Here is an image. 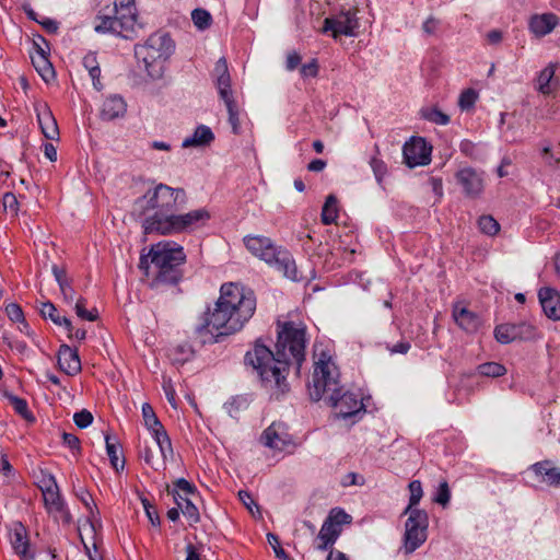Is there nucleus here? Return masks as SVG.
I'll return each instance as SVG.
<instances>
[{
	"instance_id": "obj_1",
	"label": "nucleus",
	"mask_w": 560,
	"mask_h": 560,
	"mask_svg": "<svg viewBox=\"0 0 560 560\" xmlns=\"http://www.w3.org/2000/svg\"><path fill=\"white\" fill-rule=\"evenodd\" d=\"M277 335L275 352L258 339L246 352L244 361L257 373L265 388L284 394L289 390L287 373L291 361L299 370L305 359L306 327L301 323L279 322Z\"/></svg>"
},
{
	"instance_id": "obj_2",
	"label": "nucleus",
	"mask_w": 560,
	"mask_h": 560,
	"mask_svg": "<svg viewBox=\"0 0 560 560\" xmlns=\"http://www.w3.org/2000/svg\"><path fill=\"white\" fill-rule=\"evenodd\" d=\"M255 310L256 298L252 290L236 283H225L221 287L214 310L206 314L196 332L203 343L214 337L235 334L253 317Z\"/></svg>"
},
{
	"instance_id": "obj_3",
	"label": "nucleus",
	"mask_w": 560,
	"mask_h": 560,
	"mask_svg": "<svg viewBox=\"0 0 560 560\" xmlns=\"http://www.w3.org/2000/svg\"><path fill=\"white\" fill-rule=\"evenodd\" d=\"M308 392L312 400L326 399L336 409L338 417L343 419L360 412L364 407L359 395L352 392H343L342 387L339 386L338 369L325 352L315 362Z\"/></svg>"
},
{
	"instance_id": "obj_4",
	"label": "nucleus",
	"mask_w": 560,
	"mask_h": 560,
	"mask_svg": "<svg viewBox=\"0 0 560 560\" xmlns=\"http://www.w3.org/2000/svg\"><path fill=\"white\" fill-rule=\"evenodd\" d=\"M185 203L186 191L183 188L159 184L135 201L133 212L145 215L149 211H153L152 215L143 219L142 229L145 234H161L160 223L168 220Z\"/></svg>"
},
{
	"instance_id": "obj_5",
	"label": "nucleus",
	"mask_w": 560,
	"mask_h": 560,
	"mask_svg": "<svg viewBox=\"0 0 560 560\" xmlns=\"http://www.w3.org/2000/svg\"><path fill=\"white\" fill-rule=\"evenodd\" d=\"M186 261L183 246L165 241L152 245L148 255H142L139 268L152 277L151 287L174 285L183 277L182 265Z\"/></svg>"
},
{
	"instance_id": "obj_6",
	"label": "nucleus",
	"mask_w": 560,
	"mask_h": 560,
	"mask_svg": "<svg viewBox=\"0 0 560 560\" xmlns=\"http://www.w3.org/2000/svg\"><path fill=\"white\" fill-rule=\"evenodd\" d=\"M175 43L165 32L151 34L143 44L135 46L138 62L143 63L148 75L159 79L164 71L165 61L173 55Z\"/></svg>"
},
{
	"instance_id": "obj_7",
	"label": "nucleus",
	"mask_w": 560,
	"mask_h": 560,
	"mask_svg": "<svg viewBox=\"0 0 560 560\" xmlns=\"http://www.w3.org/2000/svg\"><path fill=\"white\" fill-rule=\"evenodd\" d=\"M114 15L98 14L95 19L96 33L113 34L131 38L137 23L136 0H119L114 3Z\"/></svg>"
},
{
	"instance_id": "obj_8",
	"label": "nucleus",
	"mask_w": 560,
	"mask_h": 560,
	"mask_svg": "<svg viewBox=\"0 0 560 560\" xmlns=\"http://www.w3.org/2000/svg\"><path fill=\"white\" fill-rule=\"evenodd\" d=\"M210 218V212L206 208L195 209L180 214L174 212L168 220L160 223V229H162L160 235L191 233L205 226Z\"/></svg>"
},
{
	"instance_id": "obj_9",
	"label": "nucleus",
	"mask_w": 560,
	"mask_h": 560,
	"mask_svg": "<svg viewBox=\"0 0 560 560\" xmlns=\"http://www.w3.org/2000/svg\"><path fill=\"white\" fill-rule=\"evenodd\" d=\"M404 515H408L405 524L404 552L410 555L427 540L429 516L425 511L404 512Z\"/></svg>"
},
{
	"instance_id": "obj_10",
	"label": "nucleus",
	"mask_w": 560,
	"mask_h": 560,
	"mask_svg": "<svg viewBox=\"0 0 560 560\" xmlns=\"http://www.w3.org/2000/svg\"><path fill=\"white\" fill-rule=\"evenodd\" d=\"M351 522V515L346 513L342 509H331L316 537V540L318 541L316 549L327 550L331 548L339 538L342 532V526L350 524Z\"/></svg>"
},
{
	"instance_id": "obj_11",
	"label": "nucleus",
	"mask_w": 560,
	"mask_h": 560,
	"mask_svg": "<svg viewBox=\"0 0 560 560\" xmlns=\"http://www.w3.org/2000/svg\"><path fill=\"white\" fill-rule=\"evenodd\" d=\"M357 9L342 10L338 14L324 20L323 32H331L334 38L340 35L357 36L360 22Z\"/></svg>"
},
{
	"instance_id": "obj_12",
	"label": "nucleus",
	"mask_w": 560,
	"mask_h": 560,
	"mask_svg": "<svg viewBox=\"0 0 560 560\" xmlns=\"http://www.w3.org/2000/svg\"><path fill=\"white\" fill-rule=\"evenodd\" d=\"M142 417L145 428L151 432L162 456V459H167L173 456V447L171 439L165 431L164 427L156 417L152 406L148 402L142 405Z\"/></svg>"
},
{
	"instance_id": "obj_13",
	"label": "nucleus",
	"mask_w": 560,
	"mask_h": 560,
	"mask_svg": "<svg viewBox=\"0 0 560 560\" xmlns=\"http://www.w3.org/2000/svg\"><path fill=\"white\" fill-rule=\"evenodd\" d=\"M536 335L537 330L535 326L526 322L500 324L494 328V338L502 345H508L516 340H533L536 338Z\"/></svg>"
},
{
	"instance_id": "obj_14",
	"label": "nucleus",
	"mask_w": 560,
	"mask_h": 560,
	"mask_svg": "<svg viewBox=\"0 0 560 560\" xmlns=\"http://www.w3.org/2000/svg\"><path fill=\"white\" fill-rule=\"evenodd\" d=\"M455 179L465 197L479 198L486 185L485 173L472 167H463L455 173Z\"/></svg>"
},
{
	"instance_id": "obj_15",
	"label": "nucleus",
	"mask_w": 560,
	"mask_h": 560,
	"mask_svg": "<svg viewBox=\"0 0 560 560\" xmlns=\"http://www.w3.org/2000/svg\"><path fill=\"white\" fill-rule=\"evenodd\" d=\"M405 163L409 167L428 165L431 162V147L423 138L412 137L402 148Z\"/></svg>"
},
{
	"instance_id": "obj_16",
	"label": "nucleus",
	"mask_w": 560,
	"mask_h": 560,
	"mask_svg": "<svg viewBox=\"0 0 560 560\" xmlns=\"http://www.w3.org/2000/svg\"><path fill=\"white\" fill-rule=\"evenodd\" d=\"M261 441L265 446L276 451H287L294 445L288 427L281 422L271 423L262 433Z\"/></svg>"
},
{
	"instance_id": "obj_17",
	"label": "nucleus",
	"mask_w": 560,
	"mask_h": 560,
	"mask_svg": "<svg viewBox=\"0 0 560 560\" xmlns=\"http://www.w3.org/2000/svg\"><path fill=\"white\" fill-rule=\"evenodd\" d=\"M244 243L254 256L266 261L268 265L275 262L277 252L280 249L270 238L260 235L246 236Z\"/></svg>"
},
{
	"instance_id": "obj_18",
	"label": "nucleus",
	"mask_w": 560,
	"mask_h": 560,
	"mask_svg": "<svg viewBox=\"0 0 560 560\" xmlns=\"http://www.w3.org/2000/svg\"><path fill=\"white\" fill-rule=\"evenodd\" d=\"M452 317L457 326L468 334L476 332L481 326L480 316L459 302L453 305Z\"/></svg>"
},
{
	"instance_id": "obj_19",
	"label": "nucleus",
	"mask_w": 560,
	"mask_h": 560,
	"mask_svg": "<svg viewBox=\"0 0 560 560\" xmlns=\"http://www.w3.org/2000/svg\"><path fill=\"white\" fill-rule=\"evenodd\" d=\"M35 112L44 137L49 140H58V125L48 105L46 103H39L35 105Z\"/></svg>"
},
{
	"instance_id": "obj_20",
	"label": "nucleus",
	"mask_w": 560,
	"mask_h": 560,
	"mask_svg": "<svg viewBox=\"0 0 560 560\" xmlns=\"http://www.w3.org/2000/svg\"><path fill=\"white\" fill-rule=\"evenodd\" d=\"M43 499L45 508L49 514H52L55 518L60 517L66 523L70 522L71 516L66 509L59 487H54L52 490L47 488L43 493Z\"/></svg>"
},
{
	"instance_id": "obj_21",
	"label": "nucleus",
	"mask_w": 560,
	"mask_h": 560,
	"mask_svg": "<svg viewBox=\"0 0 560 560\" xmlns=\"http://www.w3.org/2000/svg\"><path fill=\"white\" fill-rule=\"evenodd\" d=\"M539 302L546 316L552 320L560 319V293L552 288H541L538 291Z\"/></svg>"
},
{
	"instance_id": "obj_22",
	"label": "nucleus",
	"mask_w": 560,
	"mask_h": 560,
	"mask_svg": "<svg viewBox=\"0 0 560 560\" xmlns=\"http://www.w3.org/2000/svg\"><path fill=\"white\" fill-rule=\"evenodd\" d=\"M530 469L540 482L560 488V467H556L551 460L537 462L530 466Z\"/></svg>"
},
{
	"instance_id": "obj_23",
	"label": "nucleus",
	"mask_w": 560,
	"mask_h": 560,
	"mask_svg": "<svg viewBox=\"0 0 560 560\" xmlns=\"http://www.w3.org/2000/svg\"><path fill=\"white\" fill-rule=\"evenodd\" d=\"M559 24V18L553 13L535 14L530 18L528 27L536 37L550 34Z\"/></svg>"
},
{
	"instance_id": "obj_24",
	"label": "nucleus",
	"mask_w": 560,
	"mask_h": 560,
	"mask_svg": "<svg viewBox=\"0 0 560 560\" xmlns=\"http://www.w3.org/2000/svg\"><path fill=\"white\" fill-rule=\"evenodd\" d=\"M212 77L214 84L218 90L219 96H229L233 94L231 86V75L228 68V61L224 57H221L214 66Z\"/></svg>"
},
{
	"instance_id": "obj_25",
	"label": "nucleus",
	"mask_w": 560,
	"mask_h": 560,
	"mask_svg": "<svg viewBox=\"0 0 560 560\" xmlns=\"http://www.w3.org/2000/svg\"><path fill=\"white\" fill-rule=\"evenodd\" d=\"M58 365L68 375H75L81 371V361L75 349L61 345L58 351Z\"/></svg>"
},
{
	"instance_id": "obj_26",
	"label": "nucleus",
	"mask_w": 560,
	"mask_h": 560,
	"mask_svg": "<svg viewBox=\"0 0 560 560\" xmlns=\"http://www.w3.org/2000/svg\"><path fill=\"white\" fill-rule=\"evenodd\" d=\"M31 60L34 68L45 82H49L55 78V70L48 59V54L43 46L37 44V42H35V51L31 52Z\"/></svg>"
},
{
	"instance_id": "obj_27",
	"label": "nucleus",
	"mask_w": 560,
	"mask_h": 560,
	"mask_svg": "<svg viewBox=\"0 0 560 560\" xmlns=\"http://www.w3.org/2000/svg\"><path fill=\"white\" fill-rule=\"evenodd\" d=\"M558 86L559 80L556 78V66L549 63L539 72L536 80V90L544 95H550Z\"/></svg>"
},
{
	"instance_id": "obj_28",
	"label": "nucleus",
	"mask_w": 560,
	"mask_h": 560,
	"mask_svg": "<svg viewBox=\"0 0 560 560\" xmlns=\"http://www.w3.org/2000/svg\"><path fill=\"white\" fill-rule=\"evenodd\" d=\"M127 104L120 95L108 96L102 105L101 117L104 120H113L125 115Z\"/></svg>"
},
{
	"instance_id": "obj_29",
	"label": "nucleus",
	"mask_w": 560,
	"mask_h": 560,
	"mask_svg": "<svg viewBox=\"0 0 560 560\" xmlns=\"http://www.w3.org/2000/svg\"><path fill=\"white\" fill-rule=\"evenodd\" d=\"M214 140V133L211 128L206 125H199L194 130V133L186 137L182 142V148H198L209 145Z\"/></svg>"
},
{
	"instance_id": "obj_30",
	"label": "nucleus",
	"mask_w": 560,
	"mask_h": 560,
	"mask_svg": "<svg viewBox=\"0 0 560 560\" xmlns=\"http://www.w3.org/2000/svg\"><path fill=\"white\" fill-rule=\"evenodd\" d=\"M269 265L276 267L279 271H282L287 278L293 281L300 280L295 261L289 252L280 248L277 252L275 262Z\"/></svg>"
},
{
	"instance_id": "obj_31",
	"label": "nucleus",
	"mask_w": 560,
	"mask_h": 560,
	"mask_svg": "<svg viewBox=\"0 0 560 560\" xmlns=\"http://www.w3.org/2000/svg\"><path fill=\"white\" fill-rule=\"evenodd\" d=\"M39 312L45 319L49 318L54 324L65 326L67 331L73 330L70 319L66 316H60L56 306L51 302L42 303Z\"/></svg>"
},
{
	"instance_id": "obj_32",
	"label": "nucleus",
	"mask_w": 560,
	"mask_h": 560,
	"mask_svg": "<svg viewBox=\"0 0 560 560\" xmlns=\"http://www.w3.org/2000/svg\"><path fill=\"white\" fill-rule=\"evenodd\" d=\"M83 66L89 71V74L92 79L93 86L101 91L103 89V84L101 82V69L94 52H89L83 58Z\"/></svg>"
},
{
	"instance_id": "obj_33",
	"label": "nucleus",
	"mask_w": 560,
	"mask_h": 560,
	"mask_svg": "<svg viewBox=\"0 0 560 560\" xmlns=\"http://www.w3.org/2000/svg\"><path fill=\"white\" fill-rule=\"evenodd\" d=\"M4 398L12 406L14 411L18 415H20L23 419H25L28 422H34L35 421V417L30 411L27 401L24 398L15 396V395H13L11 393H4Z\"/></svg>"
},
{
	"instance_id": "obj_34",
	"label": "nucleus",
	"mask_w": 560,
	"mask_h": 560,
	"mask_svg": "<svg viewBox=\"0 0 560 560\" xmlns=\"http://www.w3.org/2000/svg\"><path fill=\"white\" fill-rule=\"evenodd\" d=\"M220 98L224 102L225 107L228 109L229 124L232 127V132L234 135H240L241 133L240 109L237 107V104H236V102L234 100L233 94L229 95L226 97L223 96V97H220Z\"/></svg>"
},
{
	"instance_id": "obj_35",
	"label": "nucleus",
	"mask_w": 560,
	"mask_h": 560,
	"mask_svg": "<svg viewBox=\"0 0 560 560\" xmlns=\"http://www.w3.org/2000/svg\"><path fill=\"white\" fill-rule=\"evenodd\" d=\"M337 198L334 195L327 196L325 203L322 209V222L325 225H329L336 222L338 218V205Z\"/></svg>"
},
{
	"instance_id": "obj_36",
	"label": "nucleus",
	"mask_w": 560,
	"mask_h": 560,
	"mask_svg": "<svg viewBox=\"0 0 560 560\" xmlns=\"http://www.w3.org/2000/svg\"><path fill=\"white\" fill-rule=\"evenodd\" d=\"M374 150H375V155H373L370 159L369 164L374 173L376 182L381 185L387 174V166H386L385 162L378 158L380 148L377 144H375Z\"/></svg>"
},
{
	"instance_id": "obj_37",
	"label": "nucleus",
	"mask_w": 560,
	"mask_h": 560,
	"mask_svg": "<svg viewBox=\"0 0 560 560\" xmlns=\"http://www.w3.org/2000/svg\"><path fill=\"white\" fill-rule=\"evenodd\" d=\"M420 116L433 124L445 126L450 122L448 115L444 114L436 107H423L420 110Z\"/></svg>"
},
{
	"instance_id": "obj_38",
	"label": "nucleus",
	"mask_w": 560,
	"mask_h": 560,
	"mask_svg": "<svg viewBox=\"0 0 560 560\" xmlns=\"http://www.w3.org/2000/svg\"><path fill=\"white\" fill-rule=\"evenodd\" d=\"M408 488L410 492L409 503L404 512L422 511L421 509L416 508L423 495L421 482L419 480H412Z\"/></svg>"
},
{
	"instance_id": "obj_39",
	"label": "nucleus",
	"mask_w": 560,
	"mask_h": 560,
	"mask_svg": "<svg viewBox=\"0 0 560 560\" xmlns=\"http://www.w3.org/2000/svg\"><path fill=\"white\" fill-rule=\"evenodd\" d=\"M106 442V453L109 457L112 466L116 469H122L125 466V460L119 459V448L120 446L114 442H112L110 436L108 434L105 435Z\"/></svg>"
},
{
	"instance_id": "obj_40",
	"label": "nucleus",
	"mask_w": 560,
	"mask_h": 560,
	"mask_svg": "<svg viewBox=\"0 0 560 560\" xmlns=\"http://www.w3.org/2000/svg\"><path fill=\"white\" fill-rule=\"evenodd\" d=\"M477 371L480 375L487 377H499L506 373L505 366L498 362H486L479 364Z\"/></svg>"
},
{
	"instance_id": "obj_41",
	"label": "nucleus",
	"mask_w": 560,
	"mask_h": 560,
	"mask_svg": "<svg viewBox=\"0 0 560 560\" xmlns=\"http://www.w3.org/2000/svg\"><path fill=\"white\" fill-rule=\"evenodd\" d=\"M86 300L84 298H79L74 304V311L78 317L83 320L94 322L98 318V312L96 308H92L88 311L85 308Z\"/></svg>"
},
{
	"instance_id": "obj_42",
	"label": "nucleus",
	"mask_w": 560,
	"mask_h": 560,
	"mask_svg": "<svg viewBox=\"0 0 560 560\" xmlns=\"http://www.w3.org/2000/svg\"><path fill=\"white\" fill-rule=\"evenodd\" d=\"M191 20L195 26L201 31L210 27L212 23L211 14L205 9H195L191 12Z\"/></svg>"
},
{
	"instance_id": "obj_43",
	"label": "nucleus",
	"mask_w": 560,
	"mask_h": 560,
	"mask_svg": "<svg viewBox=\"0 0 560 560\" xmlns=\"http://www.w3.org/2000/svg\"><path fill=\"white\" fill-rule=\"evenodd\" d=\"M5 312H7V315L8 317L14 322V323H20L23 325V327H20V330L21 331H25L27 332L28 330V324L25 322V318H24V314H23V311L22 308L15 304V303H11L9 304L7 307H5Z\"/></svg>"
},
{
	"instance_id": "obj_44",
	"label": "nucleus",
	"mask_w": 560,
	"mask_h": 560,
	"mask_svg": "<svg viewBox=\"0 0 560 560\" xmlns=\"http://www.w3.org/2000/svg\"><path fill=\"white\" fill-rule=\"evenodd\" d=\"M480 231L487 235L493 236L500 230V224L491 215H481L478 220Z\"/></svg>"
},
{
	"instance_id": "obj_45",
	"label": "nucleus",
	"mask_w": 560,
	"mask_h": 560,
	"mask_svg": "<svg viewBox=\"0 0 560 560\" xmlns=\"http://www.w3.org/2000/svg\"><path fill=\"white\" fill-rule=\"evenodd\" d=\"M182 506H179L182 513L184 514V516L186 517V520L188 521L189 525L192 526L197 523H199L200 521V514H199V511H198V508L192 503L191 500L189 501H185V504L184 503H180Z\"/></svg>"
},
{
	"instance_id": "obj_46",
	"label": "nucleus",
	"mask_w": 560,
	"mask_h": 560,
	"mask_svg": "<svg viewBox=\"0 0 560 560\" xmlns=\"http://www.w3.org/2000/svg\"><path fill=\"white\" fill-rule=\"evenodd\" d=\"M75 495L85 505V508L90 511V514L92 517H94L95 514H98V510L94 503L92 495L84 487H79L75 490Z\"/></svg>"
},
{
	"instance_id": "obj_47",
	"label": "nucleus",
	"mask_w": 560,
	"mask_h": 560,
	"mask_svg": "<svg viewBox=\"0 0 560 560\" xmlns=\"http://www.w3.org/2000/svg\"><path fill=\"white\" fill-rule=\"evenodd\" d=\"M12 546L16 553L19 555H26L28 541L26 539V536L24 535V529L21 528L20 530L16 529L14 532L13 538H12Z\"/></svg>"
},
{
	"instance_id": "obj_48",
	"label": "nucleus",
	"mask_w": 560,
	"mask_h": 560,
	"mask_svg": "<svg viewBox=\"0 0 560 560\" xmlns=\"http://www.w3.org/2000/svg\"><path fill=\"white\" fill-rule=\"evenodd\" d=\"M171 491H176L178 493H183L185 495H195L197 494V488L194 483L188 481L185 478H179L174 482V487Z\"/></svg>"
},
{
	"instance_id": "obj_49",
	"label": "nucleus",
	"mask_w": 560,
	"mask_h": 560,
	"mask_svg": "<svg viewBox=\"0 0 560 560\" xmlns=\"http://www.w3.org/2000/svg\"><path fill=\"white\" fill-rule=\"evenodd\" d=\"M267 540L269 545L272 547L276 557L279 560H292L284 549L281 547L279 537L272 533L267 534Z\"/></svg>"
},
{
	"instance_id": "obj_50",
	"label": "nucleus",
	"mask_w": 560,
	"mask_h": 560,
	"mask_svg": "<svg viewBox=\"0 0 560 560\" xmlns=\"http://www.w3.org/2000/svg\"><path fill=\"white\" fill-rule=\"evenodd\" d=\"M476 101L477 93L474 90L468 89L460 93L458 105L463 110H467L475 105Z\"/></svg>"
},
{
	"instance_id": "obj_51",
	"label": "nucleus",
	"mask_w": 560,
	"mask_h": 560,
	"mask_svg": "<svg viewBox=\"0 0 560 560\" xmlns=\"http://www.w3.org/2000/svg\"><path fill=\"white\" fill-rule=\"evenodd\" d=\"M73 421L77 427L84 429L93 422V415L89 410L83 409L73 415Z\"/></svg>"
},
{
	"instance_id": "obj_52",
	"label": "nucleus",
	"mask_w": 560,
	"mask_h": 560,
	"mask_svg": "<svg viewBox=\"0 0 560 560\" xmlns=\"http://www.w3.org/2000/svg\"><path fill=\"white\" fill-rule=\"evenodd\" d=\"M2 205L5 211H10L12 214H18L19 202L13 192H5L3 195Z\"/></svg>"
},
{
	"instance_id": "obj_53",
	"label": "nucleus",
	"mask_w": 560,
	"mask_h": 560,
	"mask_svg": "<svg viewBox=\"0 0 560 560\" xmlns=\"http://www.w3.org/2000/svg\"><path fill=\"white\" fill-rule=\"evenodd\" d=\"M142 504H143L145 514H147L150 523L152 524V526H160L161 521H160V516H159V513H158L155 506L152 505L149 502V500H147V499L142 500Z\"/></svg>"
},
{
	"instance_id": "obj_54",
	"label": "nucleus",
	"mask_w": 560,
	"mask_h": 560,
	"mask_svg": "<svg viewBox=\"0 0 560 560\" xmlns=\"http://www.w3.org/2000/svg\"><path fill=\"white\" fill-rule=\"evenodd\" d=\"M238 498L253 515H255L254 509H256V512L260 515L259 506L249 492L241 490L238 491Z\"/></svg>"
},
{
	"instance_id": "obj_55",
	"label": "nucleus",
	"mask_w": 560,
	"mask_h": 560,
	"mask_svg": "<svg viewBox=\"0 0 560 560\" xmlns=\"http://www.w3.org/2000/svg\"><path fill=\"white\" fill-rule=\"evenodd\" d=\"M451 499V491L448 488L447 482H442L439 486L436 497L434 501L441 505H446L450 502Z\"/></svg>"
},
{
	"instance_id": "obj_56",
	"label": "nucleus",
	"mask_w": 560,
	"mask_h": 560,
	"mask_svg": "<svg viewBox=\"0 0 560 560\" xmlns=\"http://www.w3.org/2000/svg\"><path fill=\"white\" fill-rule=\"evenodd\" d=\"M141 457L143 458L147 465L151 466L155 470H159L160 466H165L166 459H163L161 464L155 462L153 451L150 447H144V450L141 452Z\"/></svg>"
},
{
	"instance_id": "obj_57",
	"label": "nucleus",
	"mask_w": 560,
	"mask_h": 560,
	"mask_svg": "<svg viewBox=\"0 0 560 560\" xmlns=\"http://www.w3.org/2000/svg\"><path fill=\"white\" fill-rule=\"evenodd\" d=\"M303 78H315L318 74V63L316 59H313L308 63H305L300 69Z\"/></svg>"
},
{
	"instance_id": "obj_58",
	"label": "nucleus",
	"mask_w": 560,
	"mask_h": 560,
	"mask_svg": "<svg viewBox=\"0 0 560 560\" xmlns=\"http://www.w3.org/2000/svg\"><path fill=\"white\" fill-rule=\"evenodd\" d=\"M60 291L63 298V301L68 304L73 303L75 300V291L71 287L69 282H62L60 287Z\"/></svg>"
},
{
	"instance_id": "obj_59",
	"label": "nucleus",
	"mask_w": 560,
	"mask_h": 560,
	"mask_svg": "<svg viewBox=\"0 0 560 560\" xmlns=\"http://www.w3.org/2000/svg\"><path fill=\"white\" fill-rule=\"evenodd\" d=\"M61 438L63 444L67 445L69 448L78 452L80 451V441L75 435L63 432Z\"/></svg>"
},
{
	"instance_id": "obj_60",
	"label": "nucleus",
	"mask_w": 560,
	"mask_h": 560,
	"mask_svg": "<svg viewBox=\"0 0 560 560\" xmlns=\"http://www.w3.org/2000/svg\"><path fill=\"white\" fill-rule=\"evenodd\" d=\"M54 487H58L55 477L50 474H43V477L39 481V488L42 490V493H44V491H46L47 488L52 490Z\"/></svg>"
},
{
	"instance_id": "obj_61",
	"label": "nucleus",
	"mask_w": 560,
	"mask_h": 560,
	"mask_svg": "<svg viewBox=\"0 0 560 560\" xmlns=\"http://www.w3.org/2000/svg\"><path fill=\"white\" fill-rule=\"evenodd\" d=\"M38 24H40L44 30L49 33V34H55L57 33L59 26H58V22H56L55 20H51L49 18H43V19H39L37 21Z\"/></svg>"
},
{
	"instance_id": "obj_62",
	"label": "nucleus",
	"mask_w": 560,
	"mask_h": 560,
	"mask_svg": "<svg viewBox=\"0 0 560 560\" xmlns=\"http://www.w3.org/2000/svg\"><path fill=\"white\" fill-rule=\"evenodd\" d=\"M438 26L439 21L435 18L430 16L424 21L422 30L427 35H433L436 32Z\"/></svg>"
},
{
	"instance_id": "obj_63",
	"label": "nucleus",
	"mask_w": 560,
	"mask_h": 560,
	"mask_svg": "<svg viewBox=\"0 0 560 560\" xmlns=\"http://www.w3.org/2000/svg\"><path fill=\"white\" fill-rule=\"evenodd\" d=\"M410 342L408 341H399L392 347H387L390 353H400L406 354L410 350Z\"/></svg>"
},
{
	"instance_id": "obj_64",
	"label": "nucleus",
	"mask_w": 560,
	"mask_h": 560,
	"mask_svg": "<svg viewBox=\"0 0 560 560\" xmlns=\"http://www.w3.org/2000/svg\"><path fill=\"white\" fill-rule=\"evenodd\" d=\"M242 401L236 399V398H233L231 399L230 401L225 402L224 404V409L226 410V412L231 416V417H236L238 410H240V406H241Z\"/></svg>"
}]
</instances>
